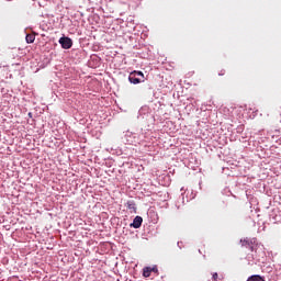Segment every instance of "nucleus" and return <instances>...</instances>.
<instances>
[{
	"mask_svg": "<svg viewBox=\"0 0 281 281\" xmlns=\"http://www.w3.org/2000/svg\"><path fill=\"white\" fill-rule=\"evenodd\" d=\"M59 44L61 45L63 49H71L74 46V41L69 37H60Z\"/></svg>",
	"mask_w": 281,
	"mask_h": 281,
	"instance_id": "1",
	"label": "nucleus"
},
{
	"mask_svg": "<svg viewBox=\"0 0 281 281\" xmlns=\"http://www.w3.org/2000/svg\"><path fill=\"white\" fill-rule=\"evenodd\" d=\"M142 223H144V218H142V216H136L130 226L134 227V229H139Z\"/></svg>",
	"mask_w": 281,
	"mask_h": 281,
	"instance_id": "2",
	"label": "nucleus"
},
{
	"mask_svg": "<svg viewBox=\"0 0 281 281\" xmlns=\"http://www.w3.org/2000/svg\"><path fill=\"white\" fill-rule=\"evenodd\" d=\"M128 80L132 85H139L142 82L139 78L135 77V72L130 74Z\"/></svg>",
	"mask_w": 281,
	"mask_h": 281,
	"instance_id": "3",
	"label": "nucleus"
},
{
	"mask_svg": "<svg viewBox=\"0 0 281 281\" xmlns=\"http://www.w3.org/2000/svg\"><path fill=\"white\" fill-rule=\"evenodd\" d=\"M241 247H248L250 251H254V246L251 245V241L249 239L240 240Z\"/></svg>",
	"mask_w": 281,
	"mask_h": 281,
	"instance_id": "4",
	"label": "nucleus"
},
{
	"mask_svg": "<svg viewBox=\"0 0 281 281\" xmlns=\"http://www.w3.org/2000/svg\"><path fill=\"white\" fill-rule=\"evenodd\" d=\"M150 273H153V268H150V267H145V268L143 269V276H144V278H150Z\"/></svg>",
	"mask_w": 281,
	"mask_h": 281,
	"instance_id": "5",
	"label": "nucleus"
},
{
	"mask_svg": "<svg viewBox=\"0 0 281 281\" xmlns=\"http://www.w3.org/2000/svg\"><path fill=\"white\" fill-rule=\"evenodd\" d=\"M25 41L29 44L34 43V41H36V35L35 34H26Z\"/></svg>",
	"mask_w": 281,
	"mask_h": 281,
	"instance_id": "6",
	"label": "nucleus"
},
{
	"mask_svg": "<svg viewBox=\"0 0 281 281\" xmlns=\"http://www.w3.org/2000/svg\"><path fill=\"white\" fill-rule=\"evenodd\" d=\"M127 210H131L134 212V214L137 213V207L135 206V202H127Z\"/></svg>",
	"mask_w": 281,
	"mask_h": 281,
	"instance_id": "7",
	"label": "nucleus"
},
{
	"mask_svg": "<svg viewBox=\"0 0 281 281\" xmlns=\"http://www.w3.org/2000/svg\"><path fill=\"white\" fill-rule=\"evenodd\" d=\"M247 281H265V279H262V277H260L258 274H255V276H251L250 278H248Z\"/></svg>",
	"mask_w": 281,
	"mask_h": 281,
	"instance_id": "8",
	"label": "nucleus"
},
{
	"mask_svg": "<svg viewBox=\"0 0 281 281\" xmlns=\"http://www.w3.org/2000/svg\"><path fill=\"white\" fill-rule=\"evenodd\" d=\"M132 74H135V76H142L144 77V72L134 70Z\"/></svg>",
	"mask_w": 281,
	"mask_h": 281,
	"instance_id": "9",
	"label": "nucleus"
},
{
	"mask_svg": "<svg viewBox=\"0 0 281 281\" xmlns=\"http://www.w3.org/2000/svg\"><path fill=\"white\" fill-rule=\"evenodd\" d=\"M213 281H218V273L214 272L212 277Z\"/></svg>",
	"mask_w": 281,
	"mask_h": 281,
	"instance_id": "10",
	"label": "nucleus"
},
{
	"mask_svg": "<svg viewBox=\"0 0 281 281\" xmlns=\"http://www.w3.org/2000/svg\"><path fill=\"white\" fill-rule=\"evenodd\" d=\"M153 271H157V268H151V272H153Z\"/></svg>",
	"mask_w": 281,
	"mask_h": 281,
	"instance_id": "11",
	"label": "nucleus"
}]
</instances>
